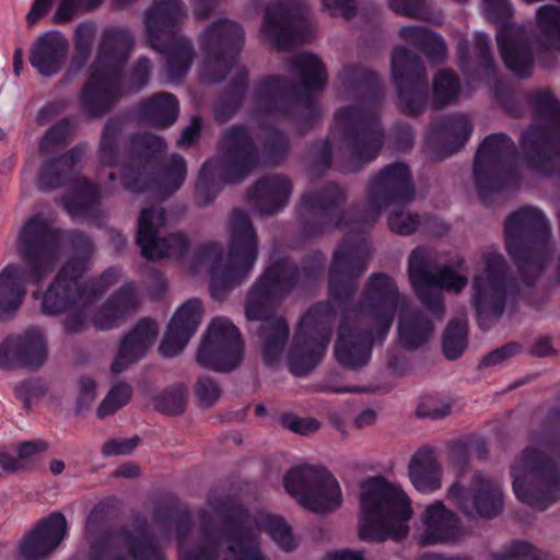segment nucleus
<instances>
[{"instance_id": "20e7f679", "label": "nucleus", "mask_w": 560, "mask_h": 560, "mask_svg": "<svg viewBox=\"0 0 560 560\" xmlns=\"http://www.w3.org/2000/svg\"><path fill=\"white\" fill-rule=\"evenodd\" d=\"M338 79L345 90L362 100L339 108L334 116L342 142L355 163L354 167L341 170L348 173L374 161L384 147L385 132L378 115L384 89L380 75L360 63L346 65Z\"/></svg>"}, {"instance_id": "bb28decb", "label": "nucleus", "mask_w": 560, "mask_h": 560, "mask_svg": "<svg viewBox=\"0 0 560 560\" xmlns=\"http://www.w3.org/2000/svg\"><path fill=\"white\" fill-rule=\"evenodd\" d=\"M71 265L61 267L43 293L40 312L46 316H58L68 311L89 305L83 276L69 272Z\"/></svg>"}, {"instance_id": "c9c22d12", "label": "nucleus", "mask_w": 560, "mask_h": 560, "mask_svg": "<svg viewBox=\"0 0 560 560\" xmlns=\"http://www.w3.org/2000/svg\"><path fill=\"white\" fill-rule=\"evenodd\" d=\"M108 508L104 503L93 506L85 522V535L89 539V560H127L124 555H113V541L116 532L109 529Z\"/></svg>"}, {"instance_id": "c85d7f7f", "label": "nucleus", "mask_w": 560, "mask_h": 560, "mask_svg": "<svg viewBox=\"0 0 560 560\" xmlns=\"http://www.w3.org/2000/svg\"><path fill=\"white\" fill-rule=\"evenodd\" d=\"M472 130V124L466 115H447L431 125L425 142L438 160H444L466 144Z\"/></svg>"}, {"instance_id": "bf43d9fd", "label": "nucleus", "mask_w": 560, "mask_h": 560, "mask_svg": "<svg viewBox=\"0 0 560 560\" xmlns=\"http://www.w3.org/2000/svg\"><path fill=\"white\" fill-rule=\"evenodd\" d=\"M467 335L466 322L450 320L442 336V350L446 359L456 360L463 355L467 347Z\"/></svg>"}, {"instance_id": "412c9836", "label": "nucleus", "mask_w": 560, "mask_h": 560, "mask_svg": "<svg viewBox=\"0 0 560 560\" xmlns=\"http://www.w3.org/2000/svg\"><path fill=\"white\" fill-rule=\"evenodd\" d=\"M244 357V342L238 328L225 317H215L197 351V363L225 373L236 369Z\"/></svg>"}, {"instance_id": "a211bd4d", "label": "nucleus", "mask_w": 560, "mask_h": 560, "mask_svg": "<svg viewBox=\"0 0 560 560\" xmlns=\"http://www.w3.org/2000/svg\"><path fill=\"white\" fill-rule=\"evenodd\" d=\"M243 44L244 31L240 24L228 19L211 23L200 37L203 77L213 83L223 81L234 67Z\"/></svg>"}, {"instance_id": "423d86ee", "label": "nucleus", "mask_w": 560, "mask_h": 560, "mask_svg": "<svg viewBox=\"0 0 560 560\" xmlns=\"http://www.w3.org/2000/svg\"><path fill=\"white\" fill-rule=\"evenodd\" d=\"M61 231L40 214L30 217L18 236V252L23 265L11 262L0 271V322L22 307L31 282L40 287L54 270Z\"/></svg>"}, {"instance_id": "864d4df0", "label": "nucleus", "mask_w": 560, "mask_h": 560, "mask_svg": "<svg viewBox=\"0 0 560 560\" xmlns=\"http://www.w3.org/2000/svg\"><path fill=\"white\" fill-rule=\"evenodd\" d=\"M65 241L73 256H71L61 267L71 265L69 272L77 276H84L86 272L90 260L94 253V243L91 236L79 230H71L65 233Z\"/></svg>"}, {"instance_id": "37998d69", "label": "nucleus", "mask_w": 560, "mask_h": 560, "mask_svg": "<svg viewBox=\"0 0 560 560\" xmlns=\"http://www.w3.org/2000/svg\"><path fill=\"white\" fill-rule=\"evenodd\" d=\"M149 44L165 57L164 71L171 81L186 75L195 56L192 43L188 38L178 35Z\"/></svg>"}, {"instance_id": "6ab92c4d", "label": "nucleus", "mask_w": 560, "mask_h": 560, "mask_svg": "<svg viewBox=\"0 0 560 560\" xmlns=\"http://www.w3.org/2000/svg\"><path fill=\"white\" fill-rule=\"evenodd\" d=\"M208 504L222 524L220 536L234 560H266L246 506L230 498L210 499Z\"/></svg>"}, {"instance_id": "052dcab7", "label": "nucleus", "mask_w": 560, "mask_h": 560, "mask_svg": "<svg viewBox=\"0 0 560 560\" xmlns=\"http://www.w3.org/2000/svg\"><path fill=\"white\" fill-rule=\"evenodd\" d=\"M120 130V124L114 119L107 120L104 126L98 147V160L104 166L116 167L118 165V136Z\"/></svg>"}, {"instance_id": "a19ab883", "label": "nucleus", "mask_w": 560, "mask_h": 560, "mask_svg": "<svg viewBox=\"0 0 560 560\" xmlns=\"http://www.w3.org/2000/svg\"><path fill=\"white\" fill-rule=\"evenodd\" d=\"M179 115V101L170 92H156L135 108L137 120L155 129L172 127Z\"/></svg>"}, {"instance_id": "39448f33", "label": "nucleus", "mask_w": 560, "mask_h": 560, "mask_svg": "<svg viewBox=\"0 0 560 560\" xmlns=\"http://www.w3.org/2000/svg\"><path fill=\"white\" fill-rule=\"evenodd\" d=\"M290 71L300 79V84L281 75L264 77L254 91L253 102L264 115L291 119L304 135L320 117V107L313 93L325 90L327 71L324 62L310 52L294 57Z\"/></svg>"}, {"instance_id": "7c9ffc66", "label": "nucleus", "mask_w": 560, "mask_h": 560, "mask_svg": "<svg viewBox=\"0 0 560 560\" xmlns=\"http://www.w3.org/2000/svg\"><path fill=\"white\" fill-rule=\"evenodd\" d=\"M69 47V40L62 32L46 31L32 43L28 61L39 75L54 77L63 69Z\"/></svg>"}, {"instance_id": "ddd939ff", "label": "nucleus", "mask_w": 560, "mask_h": 560, "mask_svg": "<svg viewBox=\"0 0 560 560\" xmlns=\"http://www.w3.org/2000/svg\"><path fill=\"white\" fill-rule=\"evenodd\" d=\"M518 152L511 137L503 132L488 135L479 144L472 165L476 190L482 203L518 186Z\"/></svg>"}, {"instance_id": "393cba45", "label": "nucleus", "mask_w": 560, "mask_h": 560, "mask_svg": "<svg viewBox=\"0 0 560 560\" xmlns=\"http://www.w3.org/2000/svg\"><path fill=\"white\" fill-rule=\"evenodd\" d=\"M448 499L467 516L486 520L497 517L503 510V493L492 480L475 472L471 485L464 487L458 482L448 489Z\"/></svg>"}, {"instance_id": "72a5a7b5", "label": "nucleus", "mask_w": 560, "mask_h": 560, "mask_svg": "<svg viewBox=\"0 0 560 560\" xmlns=\"http://www.w3.org/2000/svg\"><path fill=\"white\" fill-rule=\"evenodd\" d=\"M408 276L417 298L434 316L444 315L442 295L435 290V284L429 278V258L422 247L415 248L408 259Z\"/></svg>"}, {"instance_id": "9b49d317", "label": "nucleus", "mask_w": 560, "mask_h": 560, "mask_svg": "<svg viewBox=\"0 0 560 560\" xmlns=\"http://www.w3.org/2000/svg\"><path fill=\"white\" fill-rule=\"evenodd\" d=\"M550 237L549 221L538 208L522 207L505 219V248L526 285H534L545 270Z\"/></svg>"}, {"instance_id": "b1692460", "label": "nucleus", "mask_w": 560, "mask_h": 560, "mask_svg": "<svg viewBox=\"0 0 560 560\" xmlns=\"http://www.w3.org/2000/svg\"><path fill=\"white\" fill-rule=\"evenodd\" d=\"M186 175L187 164L179 154H173L166 164L153 173L129 165L120 168L121 185L126 190L136 194L156 191L163 198L176 192L183 186Z\"/></svg>"}, {"instance_id": "8fccbe9b", "label": "nucleus", "mask_w": 560, "mask_h": 560, "mask_svg": "<svg viewBox=\"0 0 560 560\" xmlns=\"http://www.w3.org/2000/svg\"><path fill=\"white\" fill-rule=\"evenodd\" d=\"M433 331V323L422 311L402 313L398 322L401 347L415 350L424 345Z\"/></svg>"}, {"instance_id": "f704fd0d", "label": "nucleus", "mask_w": 560, "mask_h": 560, "mask_svg": "<svg viewBox=\"0 0 560 560\" xmlns=\"http://www.w3.org/2000/svg\"><path fill=\"white\" fill-rule=\"evenodd\" d=\"M422 521L424 532L421 544L424 546L455 542L463 536L460 520L441 501L425 509Z\"/></svg>"}, {"instance_id": "774afa93", "label": "nucleus", "mask_w": 560, "mask_h": 560, "mask_svg": "<svg viewBox=\"0 0 560 560\" xmlns=\"http://www.w3.org/2000/svg\"><path fill=\"white\" fill-rule=\"evenodd\" d=\"M536 18L541 31L560 48V9L552 5L540 7Z\"/></svg>"}, {"instance_id": "0eeeda50", "label": "nucleus", "mask_w": 560, "mask_h": 560, "mask_svg": "<svg viewBox=\"0 0 560 560\" xmlns=\"http://www.w3.org/2000/svg\"><path fill=\"white\" fill-rule=\"evenodd\" d=\"M133 46L135 38L129 30L110 26L103 31L97 55L89 67V78L78 100L88 119L104 117L124 95L125 69Z\"/></svg>"}, {"instance_id": "cd10ccee", "label": "nucleus", "mask_w": 560, "mask_h": 560, "mask_svg": "<svg viewBox=\"0 0 560 560\" xmlns=\"http://www.w3.org/2000/svg\"><path fill=\"white\" fill-rule=\"evenodd\" d=\"M68 530L65 515L55 511L40 518L20 542V560H45L61 544Z\"/></svg>"}, {"instance_id": "5701e85b", "label": "nucleus", "mask_w": 560, "mask_h": 560, "mask_svg": "<svg viewBox=\"0 0 560 560\" xmlns=\"http://www.w3.org/2000/svg\"><path fill=\"white\" fill-rule=\"evenodd\" d=\"M165 223L166 211L162 207H148L140 212L136 241L145 259L159 260L168 254L184 258L188 254L190 242L186 234L177 232L160 236V229Z\"/></svg>"}, {"instance_id": "f3484780", "label": "nucleus", "mask_w": 560, "mask_h": 560, "mask_svg": "<svg viewBox=\"0 0 560 560\" xmlns=\"http://www.w3.org/2000/svg\"><path fill=\"white\" fill-rule=\"evenodd\" d=\"M283 486L300 505L315 513L332 511L342 502L338 480L324 467H292L283 477Z\"/></svg>"}, {"instance_id": "aec40b11", "label": "nucleus", "mask_w": 560, "mask_h": 560, "mask_svg": "<svg viewBox=\"0 0 560 560\" xmlns=\"http://www.w3.org/2000/svg\"><path fill=\"white\" fill-rule=\"evenodd\" d=\"M390 71L397 90L398 107L408 117L422 115L428 105V74L421 58L397 46L392 52Z\"/></svg>"}, {"instance_id": "c03bdc74", "label": "nucleus", "mask_w": 560, "mask_h": 560, "mask_svg": "<svg viewBox=\"0 0 560 560\" xmlns=\"http://www.w3.org/2000/svg\"><path fill=\"white\" fill-rule=\"evenodd\" d=\"M499 52L504 66L518 77L530 73L533 58L529 46L515 37L511 25H503L495 35Z\"/></svg>"}, {"instance_id": "3c124183", "label": "nucleus", "mask_w": 560, "mask_h": 560, "mask_svg": "<svg viewBox=\"0 0 560 560\" xmlns=\"http://www.w3.org/2000/svg\"><path fill=\"white\" fill-rule=\"evenodd\" d=\"M399 35L422 51L431 63L440 65L445 61L447 48L442 36L436 33L425 27L404 26Z\"/></svg>"}, {"instance_id": "f03ea898", "label": "nucleus", "mask_w": 560, "mask_h": 560, "mask_svg": "<svg viewBox=\"0 0 560 560\" xmlns=\"http://www.w3.org/2000/svg\"><path fill=\"white\" fill-rule=\"evenodd\" d=\"M413 198L415 185L409 166L404 162H394L383 167L371 180L366 191L368 208L358 219H350L345 210L348 199L345 188L330 182L301 195L296 220L306 238H318L354 223L373 225L383 209L409 203Z\"/></svg>"}, {"instance_id": "a18cd8bd", "label": "nucleus", "mask_w": 560, "mask_h": 560, "mask_svg": "<svg viewBox=\"0 0 560 560\" xmlns=\"http://www.w3.org/2000/svg\"><path fill=\"white\" fill-rule=\"evenodd\" d=\"M138 535L127 528L116 530L118 546L126 550L132 560H166L161 547L148 533V521L141 517L137 521Z\"/></svg>"}, {"instance_id": "9d476101", "label": "nucleus", "mask_w": 560, "mask_h": 560, "mask_svg": "<svg viewBox=\"0 0 560 560\" xmlns=\"http://www.w3.org/2000/svg\"><path fill=\"white\" fill-rule=\"evenodd\" d=\"M220 161H206L196 182V201L207 206L215 198L220 184L245 179L260 165V152L245 125L229 127L218 142Z\"/></svg>"}, {"instance_id": "603ef678", "label": "nucleus", "mask_w": 560, "mask_h": 560, "mask_svg": "<svg viewBox=\"0 0 560 560\" xmlns=\"http://www.w3.org/2000/svg\"><path fill=\"white\" fill-rule=\"evenodd\" d=\"M201 540L194 547H179L178 560H218L221 539L208 522L207 514L201 516Z\"/></svg>"}, {"instance_id": "de8ad7c7", "label": "nucleus", "mask_w": 560, "mask_h": 560, "mask_svg": "<svg viewBox=\"0 0 560 560\" xmlns=\"http://www.w3.org/2000/svg\"><path fill=\"white\" fill-rule=\"evenodd\" d=\"M248 82V70L240 68L214 102L213 113L218 121L225 122L238 112L245 101Z\"/></svg>"}, {"instance_id": "f257e3e1", "label": "nucleus", "mask_w": 560, "mask_h": 560, "mask_svg": "<svg viewBox=\"0 0 560 560\" xmlns=\"http://www.w3.org/2000/svg\"><path fill=\"white\" fill-rule=\"evenodd\" d=\"M369 244L359 233H347L334 252L328 270V292L341 316L335 343L336 361L345 369L368 365L374 343H383L393 325L399 304L395 281L383 272L372 273L360 300L352 303L357 280L369 260Z\"/></svg>"}, {"instance_id": "338daca9", "label": "nucleus", "mask_w": 560, "mask_h": 560, "mask_svg": "<svg viewBox=\"0 0 560 560\" xmlns=\"http://www.w3.org/2000/svg\"><path fill=\"white\" fill-rule=\"evenodd\" d=\"M120 273V268L116 266L108 267L96 279L92 280L90 283H84L89 304L103 296L107 290L118 281Z\"/></svg>"}, {"instance_id": "2eb2a0df", "label": "nucleus", "mask_w": 560, "mask_h": 560, "mask_svg": "<svg viewBox=\"0 0 560 560\" xmlns=\"http://www.w3.org/2000/svg\"><path fill=\"white\" fill-rule=\"evenodd\" d=\"M336 308L318 302L301 317L288 353V369L294 376H305L324 359L331 339Z\"/></svg>"}, {"instance_id": "49530a36", "label": "nucleus", "mask_w": 560, "mask_h": 560, "mask_svg": "<svg viewBox=\"0 0 560 560\" xmlns=\"http://www.w3.org/2000/svg\"><path fill=\"white\" fill-rule=\"evenodd\" d=\"M408 474L413 487L422 493L441 488V466L429 447H421L411 457Z\"/></svg>"}, {"instance_id": "c756f323", "label": "nucleus", "mask_w": 560, "mask_h": 560, "mask_svg": "<svg viewBox=\"0 0 560 560\" xmlns=\"http://www.w3.org/2000/svg\"><path fill=\"white\" fill-rule=\"evenodd\" d=\"M202 311L199 299H190L177 308L159 346L161 355L173 358L184 350L201 322Z\"/></svg>"}, {"instance_id": "4c0bfd02", "label": "nucleus", "mask_w": 560, "mask_h": 560, "mask_svg": "<svg viewBox=\"0 0 560 560\" xmlns=\"http://www.w3.org/2000/svg\"><path fill=\"white\" fill-rule=\"evenodd\" d=\"M292 192L290 179L283 175H268L257 179L247 191V199L262 215H273L288 203Z\"/></svg>"}, {"instance_id": "0e129e2a", "label": "nucleus", "mask_w": 560, "mask_h": 560, "mask_svg": "<svg viewBox=\"0 0 560 560\" xmlns=\"http://www.w3.org/2000/svg\"><path fill=\"white\" fill-rule=\"evenodd\" d=\"M105 0H59L58 7L52 15V23L65 25L71 22L79 13H91L96 11Z\"/></svg>"}, {"instance_id": "2f4dec72", "label": "nucleus", "mask_w": 560, "mask_h": 560, "mask_svg": "<svg viewBox=\"0 0 560 560\" xmlns=\"http://www.w3.org/2000/svg\"><path fill=\"white\" fill-rule=\"evenodd\" d=\"M88 150L86 143H79L66 153L43 162L36 178L39 191H50L70 184L75 175V166Z\"/></svg>"}, {"instance_id": "473e14b6", "label": "nucleus", "mask_w": 560, "mask_h": 560, "mask_svg": "<svg viewBox=\"0 0 560 560\" xmlns=\"http://www.w3.org/2000/svg\"><path fill=\"white\" fill-rule=\"evenodd\" d=\"M156 336V322L151 318L140 319L121 339L117 354L110 365L112 373L120 374L130 364L142 359Z\"/></svg>"}, {"instance_id": "4be33fe9", "label": "nucleus", "mask_w": 560, "mask_h": 560, "mask_svg": "<svg viewBox=\"0 0 560 560\" xmlns=\"http://www.w3.org/2000/svg\"><path fill=\"white\" fill-rule=\"evenodd\" d=\"M307 33L302 0H276L268 4L261 25L262 36L279 50L304 42Z\"/></svg>"}, {"instance_id": "69168bd1", "label": "nucleus", "mask_w": 560, "mask_h": 560, "mask_svg": "<svg viewBox=\"0 0 560 560\" xmlns=\"http://www.w3.org/2000/svg\"><path fill=\"white\" fill-rule=\"evenodd\" d=\"M132 396V387L126 382L112 386L97 408V417L104 419L126 406Z\"/></svg>"}, {"instance_id": "1a4fd4ad", "label": "nucleus", "mask_w": 560, "mask_h": 560, "mask_svg": "<svg viewBox=\"0 0 560 560\" xmlns=\"http://www.w3.org/2000/svg\"><path fill=\"white\" fill-rule=\"evenodd\" d=\"M359 537L365 541L396 540L407 536L412 515L410 500L404 490L382 476L362 483Z\"/></svg>"}, {"instance_id": "e2e57ef3", "label": "nucleus", "mask_w": 560, "mask_h": 560, "mask_svg": "<svg viewBox=\"0 0 560 560\" xmlns=\"http://www.w3.org/2000/svg\"><path fill=\"white\" fill-rule=\"evenodd\" d=\"M262 149L268 164L278 166L290 152V139L284 131L270 128L262 140Z\"/></svg>"}, {"instance_id": "58836bf2", "label": "nucleus", "mask_w": 560, "mask_h": 560, "mask_svg": "<svg viewBox=\"0 0 560 560\" xmlns=\"http://www.w3.org/2000/svg\"><path fill=\"white\" fill-rule=\"evenodd\" d=\"M186 16L185 4L182 0H161L147 10L144 24L149 43L178 36L179 24Z\"/></svg>"}, {"instance_id": "5fc2aeb1", "label": "nucleus", "mask_w": 560, "mask_h": 560, "mask_svg": "<svg viewBox=\"0 0 560 560\" xmlns=\"http://www.w3.org/2000/svg\"><path fill=\"white\" fill-rule=\"evenodd\" d=\"M96 37V25L92 21H84L77 25L73 33V55L70 59V71L80 72L88 65Z\"/></svg>"}, {"instance_id": "a878e982", "label": "nucleus", "mask_w": 560, "mask_h": 560, "mask_svg": "<svg viewBox=\"0 0 560 560\" xmlns=\"http://www.w3.org/2000/svg\"><path fill=\"white\" fill-rule=\"evenodd\" d=\"M47 360V343L37 327H30L22 334H11L0 343V369H39Z\"/></svg>"}, {"instance_id": "7ed1b4c3", "label": "nucleus", "mask_w": 560, "mask_h": 560, "mask_svg": "<svg viewBox=\"0 0 560 560\" xmlns=\"http://www.w3.org/2000/svg\"><path fill=\"white\" fill-rule=\"evenodd\" d=\"M325 269V256L313 252L303 257L301 266L289 257L270 264L252 285L246 298L245 314L250 320H265L262 327V361L273 365L283 352L290 329L282 317H273L277 305L296 287H308L317 282Z\"/></svg>"}, {"instance_id": "dca6fc26", "label": "nucleus", "mask_w": 560, "mask_h": 560, "mask_svg": "<svg viewBox=\"0 0 560 560\" xmlns=\"http://www.w3.org/2000/svg\"><path fill=\"white\" fill-rule=\"evenodd\" d=\"M483 264V272L472 278L471 304L479 327L489 330L504 314L509 293L516 285V280L502 254H485Z\"/></svg>"}, {"instance_id": "6e6d98bb", "label": "nucleus", "mask_w": 560, "mask_h": 560, "mask_svg": "<svg viewBox=\"0 0 560 560\" xmlns=\"http://www.w3.org/2000/svg\"><path fill=\"white\" fill-rule=\"evenodd\" d=\"M257 525L281 550L291 552L298 548L299 542L284 517L267 513L259 517Z\"/></svg>"}, {"instance_id": "4468645a", "label": "nucleus", "mask_w": 560, "mask_h": 560, "mask_svg": "<svg viewBox=\"0 0 560 560\" xmlns=\"http://www.w3.org/2000/svg\"><path fill=\"white\" fill-rule=\"evenodd\" d=\"M512 487L522 503L544 511L560 499V470L534 446L522 451L511 467Z\"/></svg>"}, {"instance_id": "f8f14e48", "label": "nucleus", "mask_w": 560, "mask_h": 560, "mask_svg": "<svg viewBox=\"0 0 560 560\" xmlns=\"http://www.w3.org/2000/svg\"><path fill=\"white\" fill-rule=\"evenodd\" d=\"M527 102L536 120L521 136V147L528 168L549 175L560 160V100L550 90H535Z\"/></svg>"}, {"instance_id": "680f3d73", "label": "nucleus", "mask_w": 560, "mask_h": 560, "mask_svg": "<svg viewBox=\"0 0 560 560\" xmlns=\"http://www.w3.org/2000/svg\"><path fill=\"white\" fill-rule=\"evenodd\" d=\"M188 389L184 384H175L163 389L155 398V408L166 415H182L186 408Z\"/></svg>"}, {"instance_id": "6e6552de", "label": "nucleus", "mask_w": 560, "mask_h": 560, "mask_svg": "<svg viewBox=\"0 0 560 560\" xmlns=\"http://www.w3.org/2000/svg\"><path fill=\"white\" fill-rule=\"evenodd\" d=\"M229 230L230 245L225 261L221 244L213 241L201 245L192 257L195 267L209 265L210 293L218 301L247 279L258 256L257 233L243 209H233Z\"/></svg>"}, {"instance_id": "13d9d810", "label": "nucleus", "mask_w": 560, "mask_h": 560, "mask_svg": "<svg viewBox=\"0 0 560 560\" xmlns=\"http://www.w3.org/2000/svg\"><path fill=\"white\" fill-rule=\"evenodd\" d=\"M471 451H475L479 458H485L488 453L487 445L482 440H456L450 443L447 459L459 475L466 471Z\"/></svg>"}, {"instance_id": "09e8293b", "label": "nucleus", "mask_w": 560, "mask_h": 560, "mask_svg": "<svg viewBox=\"0 0 560 560\" xmlns=\"http://www.w3.org/2000/svg\"><path fill=\"white\" fill-rule=\"evenodd\" d=\"M166 149L165 140L150 132L131 136L129 143L128 162L121 165L141 168L148 172V167L156 164Z\"/></svg>"}, {"instance_id": "ea45409f", "label": "nucleus", "mask_w": 560, "mask_h": 560, "mask_svg": "<svg viewBox=\"0 0 560 560\" xmlns=\"http://www.w3.org/2000/svg\"><path fill=\"white\" fill-rule=\"evenodd\" d=\"M490 37L481 32L474 36L475 65L470 61V49L467 40H462L456 47L458 67L470 80L490 79L497 74V65L491 52Z\"/></svg>"}, {"instance_id": "e433bc0d", "label": "nucleus", "mask_w": 560, "mask_h": 560, "mask_svg": "<svg viewBox=\"0 0 560 560\" xmlns=\"http://www.w3.org/2000/svg\"><path fill=\"white\" fill-rule=\"evenodd\" d=\"M102 191L98 184L79 179L62 198V205L72 219L100 224L103 219Z\"/></svg>"}, {"instance_id": "4d7b16f0", "label": "nucleus", "mask_w": 560, "mask_h": 560, "mask_svg": "<svg viewBox=\"0 0 560 560\" xmlns=\"http://www.w3.org/2000/svg\"><path fill=\"white\" fill-rule=\"evenodd\" d=\"M460 91V83L457 74L451 69L438 71L433 79V105L438 109L453 104L457 101Z\"/></svg>"}, {"instance_id": "79ce46f5", "label": "nucleus", "mask_w": 560, "mask_h": 560, "mask_svg": "<svg viewBox=\"0 0 560 560\" xmlns=\"http://www.w3.org/2000/svg\"><path fill=\"white\" fill-rule=\"evenodd\" d=\"M139 294L135 282H127L103 303L93 317V324L97 329L108 330L118 326L130 312L137 310Z\"/></svg>"}]
</instances>
